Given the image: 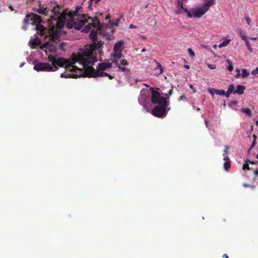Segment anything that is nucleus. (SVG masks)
Instances as JSON below:
<instances>
[{
    "label": "nucleus",
    "instance_id": "f257e3e1",
    "mask_svg": "<svg viewBox=\"0 0 258 258\" xmlns=\"http://www.w3.org/2000/svg\"><path fill=\"white\" fill-rule=\"evenodd\" d=\"M48 60L52 63L51 65L48 62H39L37 60L33 62L34 70L37 71L53 72L58 70V67H62L68 63V60L63 57L56 58L53 55L48 56Z\"/></svg>",
    "mask_w": 258,
    "mask_h": 258
},
{
    "label": "nucleus",
    "instance_id": "f03ea898",
    "mask_svg": "<svg viewBox=\"0 0 258 258\" xmlns=\"http://www.w3.org/2000/svg\"><path fill=\"white\" fill-rule=\"evenodd\" d=\"M103 42L99 41L98 43H92L89 45V49L85 51L82 56L78 58V61L83 65L84 70L90 66H87L91 64L93 65L97 61V58L94 56L93 53L97 50L103 47Z\"/></svg>",
    "mask_w": 258,
    "mask_h": 258
},
{
    "label": "nucleus",
    "instance_id": "7ed1b4c3",
    "mask_svg": "<svg viewBox=\"0 0 258 258\" xmlns=\"http://www.w3.org/2000/svg\"><path fill=\"white\" fill-rule=\"evenodd\" d=\"M151 100L153 104H157L151 113H166L170 109L168 107L169 101L166 98L161 96L158 91H152Z\"/></svg>",
    "mask_w": 258,
    "mask_h": 258
},
{
    "label": "nucleus",
    "instance_id": "20e7f679",
    "mask_svg": "<svg viewBox=\"0 0 258 258\" xmlns=\"http://www.w3.org/2000/svg\"><path fill=\"white\" fill-rule=\"evenodd\" d=\"M215 4V0H208L200 8L197 9H191L188 10L187 9H184V11L187 13L189 18H201L210 9V7Z\"/></svg>",
    "mask_w": 258,
    "mask_h": 258
},
{
    "label": "nucleus",
    "instance_id": "39448f33",
    "mask_svg": "<svg viewBox=\"0 0 258 258\" xmlns=\"http://www.w3.org/2000/svg\"><path fill=\"white\" fill-rule=\"evenodd\" d=\"M66 69L69 70L71 72H77V70L80 72V74H71V73H61L60 74L61 78H75L77 79L78 78L81 77H86V74H85V71H83L82 69L78 68L77 67L73 66V65H68L66 66Z\"/></svg>",
    "mask_w": 258,
    "mask_h": 258
},
{
    "label": "nucleus",
    "instance_id": "423d86ee",
    "mask_svg": "<svg viewBox=\"0 0 258 258\" xmlns=\"http://www.w3.org/2000/svg\"><path fill=\"white\" fill-rule=\"evenodd\" d=\"M84 73L86 74V77L89 78H96L106 76L110 80H112L114 78L113 76L109 74L95 70L93 67H90L86 68L85 70Z\"/></svg>",
    "mask_w": 258,
    "mask_h": 258
},
{
    "label": "nucleus",
    "instance_id": "0eeeda50",
    "mask_svg": "<svg viewBox=\"0 0 258 258\" xmlns=\"http://www.w3.org/2000/svg\"><path fill=\"white\" fill-rule=\"evenodd\" d=\"M61 6L59 5L56 4L53 7L51 11L53 15L50 16V22H52V20H57V19H60L64 20L66 19L67 13L66 11L60 12V10L61 9Z\"/></svg>",
    "mask_w": 258,
    "mask_h": 258
},
{
    "label": "nucleus",
    "instance_id": "6e6552de",
    "mask_svg": "<svg viewBox=\"0 0 258 258\" xmlns=\"http://www.w3.org/2000/svg\"><path fill=\"white\" fill-rule=\"evenodd\" d=\"M29 19L31 21V24L35 25L43 22L39 15L33 13L27 14L24 19V22L28 23Z\"/></svg>",
    "mask_w": 258,
    "mask_h": 258
},
{
    "label": "nucleus",
    "instance_id": "1a4fd4ad",
    "mask_svg": "<svg viewBox=\"0 0 258 258\" xmlns=\"http://www.w3.org/2000/svg\"><path fill=\"white\" fill-rule=\"evenodd\" d=\"M48 23L49 29L48 30V33L51 37L50 39L56 41L57 40H58L59 36L57 32V31L52 22H50V19H48Z\"/></svg>",
    "mask_w": 258,
    "mask_h": 258
},
{
    "label": "nucleus",
    "instance_id": "9d476101",
    "mask_svg": "<svg viewBox=\"0 0 258 258\" xmlns=\"http://www.w3.org/2000/svg\"><path fill=\"white\" fill-rule=\"evenodd\" d=\"M33 10L37 13L45 16H49V13L51 11L48 7H44V6L42 4L40 1L38 2V8H33Z\"/></svg>",
    "mask_w": 258,
    "mask_h": 258
},
{
    "label": "nucleus",
    "instance_id": "9b49d317",
    "mask_svg": "<svg viewBox=\"0 0 258 258\" xmlns=\"http://www.w3.org/2000/svg\"><path fill=\"white\" fill-rule=\"evenodd\" d=\"M87 16V14H83L82 15V20H77L73 22V27L76 30H80L83 26L88 23V20L86 19Z\"/></svg>",
    "mask_w": 258,
    "mask_h": 258
},
{
    "label": "nucleus",
    "instance_id": "f8f14e48",
    "mask_svg": "<svg viewBox=\"0 0 258 258\" xmlns=\"http://www.w3.org/2000/svg\"><path fill=\"white\" fill-rule=\"evenodd\" d=\"M57 42L53 40H50L43 45L41 49H43L45 48L49 49L51 52H55L56 50V44Z\"/></svg>",
    "mask_w": 258,
    "mask_h": 258
},
{
    "label": "nucleus",
    "instance_id": "ddd939ff",
    "mask_svg": "<svg viewBox=\"0 0 258 258\" xmlns=\"http://www.w3.org/2000/svg\"><path fill=\"white\" fill-rule=\"evenodd\" d=\"M128 66H129V63L128 62V61L126 60L122 59L120 61V64H119V66H118V71H121V72H122L124 73H125V72L127 73L128 72V70L126 68V67H128Z\"/></svg>",
    "mask_w": 258,
    "mask_h": 258
},
{
    "label": "nucleus",
    "instance_id": "4468645a",
    "mask_svg": "<svg viewBox=\"0 0 258 258\" xmlns=\"http://www.w3.org/2000/svg\"><path fill=\"white\" fill-rule=\"evenodd\" d=\"M112 67V63L109 62H103L99 63L97 67V70L104 71Z\"/></svg>",
    "mask_w": 258,
    "mask_h": 258
},
{
    "label": "nucleus",
    "instance_id": "2eb2a0df",
    "mask_svg": "<svg viewBox=\"0 0 258 258\" xmlns=\"http://www.w3.org/2000/svg\"><path fill=\"white\" fill-rule=\"evenodd\" d=\"M87 17V20H88V22L90 20L91 22L89 23L91 24V25L92 26H93L94 27H97L99 26L100 21L97 18L95 17V18H93L92 17H91L90 16H88Z\"/></svg>",
    "mask_w": 258,
    "mask_h": 258
},
{
    "label": "nucleus",
    "instance_id": "dca6fc26",
    "mask_svg": "<svg viewBox=\"0 0 258 258\" xmlns=\"http://www.w3.org/2000/svg\"><path fill=\"white\" fill-rule=\"evenodd\" d=\"M209 93L213 95L214 94H216L220 96H224L225 95L226 96V92L223 90H219L216 89H211L209 90Z\"/></svg>",
    "mask_w": 258,
    "mask_h": 258
},
{
    "label": "nucleus",
    "instance_id": "f3484780",
    "mask_svg": "<svg viewBox=\"0 0 258 258\" xmlns=\"http://www.w3.org/2000/svg\"><path fill=\"white\" fill-rule=\"evenodd\" d=\"M36 30L38 33H40L41 35H45L46 33V29L41 23L36 25Z\"/></svg>",
    "mask_w": 258,
    "mask_h": 258
},
{
    "label": "nucleus",
    "instance_id": "a211bd4d",
    "mask_svg": "<svg viewBox=\"0 0 258 258\" xmlns=\"http://www.w3.org/2000/svg\"><path fill=\"white\" fill-rule=\"evenodd\" d=\"M82 9L81 6H77L76 7L75 11H71L68 13V16L71 18H74L75 16L78 15L79 12Z\"/></svg>",
    "mask_w": 258,
    "mask_h": 258
},
{
    "label": "nucleus",
    "instance_id": "6ab92c4d",
    "mask_svg": "<svg viewBox=\"0 0 258 258\" xmlns=\"http://www.w3.org/2000/svg\"><path fill=\"white\" fill-rule=\"evenodd\" d=\"M245 90V87L243 85H238L236 86V89L234 91V94L239 95L243 94Z\"/></svg>",
    "mask_w": 258,
    "mask_h": 258
},
{
    "label": "nucleus",
    "instance_id": "aec40b11",
    "mask_svg": "<svg viewBox=\"0 0 258 258\" xmlns=\"http://www.w3.org/2000/svg\"><path fill=\"white\" fill-rule=\"evenodd\" d=\"M251 164V165L256 164V163L254 161H251L249 159H247L245 161V163L243 165V170H251V168H253L251 167V168L249 167L248 164Z\"/></svg>",
    "mask_w": 258,
    "mask_h": 258
},
{
    "label": "nucleus",
    "instance_id": "412c9836",
    "mask_svg": "<svg viewBox=\"0 0 258 258\" xmlns=\"http://www.w3.org/2000/svg\"><path fill=\"white\" fill-rule=\"evenodd\" d=\"M224 160L225 161L224 168L226 171H227L230 167V161L229 158L227 156H225Z\"/></svg>",
    "mask_w": 258,
    "mask_h": 258
},
{
    "label": "nucleus",
    "instance_id": "4be33fe9",
    "mask_svg": "<svg viewBox=\"0 0 258 258\" xmlns=\"http://www.w3.org/2000/svg\"><path fill=\"white\" fill-rule=\"evenodd\" d=\"M123 42L122 41L117 42L114 45L113 50L114 52L121 51V47H122Z\"/></svg>",
    "mask_w": 258,
    "mask_h": 258
},
{
    "label": "nucleus",
    "instance_id": "5701e85b",
    "mask_svg": "<svg viewBox=\"0 0 258 258\" xmlns=\"http://www.w3.org/2000/svg\"><path fill=\"white\" fill-rule=\"evenodd\" d=\"M234 89H235V87H234V84H232L228 86V90H227V92H226V97H228L232 92L234 93V91H235Z\"/></svg>",
    "mask_w": 258,
    "mask_h": 258
},
{
    "label": "nucleus",
    "instance_id": "b1692460",
    "mask_svg": "<svg viewBox=\"0 0 258 258\" xmlns=\"http://www.w3.org/2000/svg\"><path fill=\"white\" fill-rule=\"evenodd\" d=\"M41 43L40 40L38 38H35L31 43V47L34 49Z\"/></svg>",
    "mask_w": 258,
    "mask_h": 258
},
{
    "label": "nucleus",
    "instance_id": "393cba45",
    "mask_svg": "<svg viewBox=\"0 0 258 258\" xmlns=\"http://www.w3.org/2000/svg\"><path fill=\"white\" fill-rule=\"evenodd\" d=\"M89 36L90 38L93 41V43H96L95 41L97 40V34L95 31L92 30L90 33ZM99 41H98L97 43Z\"/></svg>",
    "mask_w": 258,
    "mask_h": 258
},
{
    "label": "nucleus",
    "instance_id": "a878e982",
    "mask_svg": "<svg viewBox=\"0 0 258 258\" xmlns=\"http://www.w3.org/2000/svg\"><path fill=\"white\" fill-rule=\"evenodd\" d=\"M55 21H56V24H55L56 28H61L64 25V23H65L64 20L57 19V20H55Z\"/></svg>",
    "mask_w": 258,
    "mask_h": 258
},
{
    "label": "nucleus",
    "instance_id": "bb28decb",
    "mask_svg": "<svg viewBox=\"0 0 258 258\" xmlns=\"http://www.w3.org/2000/svg\"><path fill=\"white\" fill-rule=\"evenodd\" d=\"M91 27L92 26L91 25V24L89 23L88 25H87L84 27L82 32L85 33H88L91 29Z\"/></svg>",
    "mask_w": 258,
    "mask_h": 258
},
{
    "label": "nucleus",
    "instance_id": "cd10ccee",
    "mask_svg": "<svg viewBox=\"0 0 258 258\" xmlns=\"http://www.w3.org/2000/svg\"><path fill=\"white\" fill-rule=\"evenodd\" d=\"M112 56L115 58H120L123 56V54L121 53V51H118V52H114L112 54Z\"/></svg>",
    "mask_w": 258,
    "mask_h": 258
},
{
    "label": "nucleus",
    "instance_id": "c85d7f7f",
    "mask_svg": "<svg viewBox=\"0 0 258 258\" xmlns=\"http://www.w3.org/2000/svg\"><path fill=\"white\" fill-rule=\"evenodd\" d=\"M255 179L258 178V168H251Z\"/></svg>",
    "mask_w": 258,
    "mask_h": 258
},
{
    "label": "nucleus",
    "instance_id": "c756f323",
    "mask_svg": "<svg viewBox=\"0 0 258 258\" xmlns=\"http://www.w3.org/2000/svg\"><path fill=\"white\" fill-rule=\"evenodd\" d=\"M229 42H230V40H225L219 44V47L222 48V47H225V46H227L229 43Z\"/></svg>",
    "mask_w": 258,
    "mask_h": 258
},
{
    "label": "nucleus",
    "instance_id": "7c9ffc66",
    "mask_svg": "<svg viewBox=\"0 0 258 258\" xmlns=\"http://www.w3.org/2000/svg\"><path fill=\"white\" fill-rule=\"evenodd\" d=\"M226 61L229 64V65L227 67V69H228V71H229L230 72H231L233 70V67L232 62H231V61L229 59H227Z\"/></svg>",
    "mask_w": 258,
    "mask_h": 258
},
{
    "label": "nucleus",
    "instance_id": "2f4dec72",
    "mask_svg": "<svg viewBox=\"0 0 258 258\" xmlns=\"http://www.w3.org/2000/svg\"><path fill=\"white\" fill-rule=\"evenodd\" d=\"M241 75L243 78H247L249 75V73L247 71L246 69H243L242 70Z\"/></svg>",
    "mask_w": 258,
    "mask_h": 258
},
{
    "label": "nucleus",
    "instance_id": "473e14b6",
    "mask_svg": "<svg viewBox=\"0 0 258 258\" xmlns=\"http://www.w3.org/2000/svg\"><path fill=\"white\" fill-rule=\"evenodd\" d=\"M239 34L241 36L242 40H243L244 41H246L247 40L246 38V36L245 35V34L244 33H243V32L241 30H239Z\"/></svg>",
    "mask_w": 258,
    "mask_h": 258
},
{
    "label": "nucleus",
    "instance_id": "72a5a7b5",
    "mask_svg": "<svg viewBox=\"0 0 258 258\" xmlns=\"http://www.w3.org/2000/svg\"><path fill=\"white\" fill-rule=\"evenodd\" d=\"M156 62L157 64V67L156 68V69L157 70L158 69H159L160 71V74H162L163 72V68H162L161 64L160 63H159V62H158L157 61H156Z\"/></svg>",
    "mask_w": 258,
    "mask_h": 258
},
{
    "label": "nucleus",
    "instance_id": "f704fd0d",
    "mask_svg": "<svg viewBox=\"0 0 258 258\" xmlns=\"http://www.w3.org/2000/svg\"><path fill=\"white\" fill-rule=\"evenodd\" d=\"M245 44H246V46L247 47L248 49L250 51V52H252V49L251 47V45H250L249 42L248 41V40L245 41Z\"/></svg>",
    "mask_w": 258,
    "mask_h": 258
},
{
    "label": "nucleus",
    "instance_id": "c9c22d12",
    "mask_svg": "<svg viewBox=\"0 0 258 258\" xmlns=\"http://www.w3.org/2000/svg\"><path fill=\"white\" fill-rule=\"evenodd\" d=\"M187 51L190 57H192L195 56V54L191 48H189Z\"/></svg>",
    "mask_w": 258,
    "mask_h": 258
},
{
    "label": "nucleus",
    "instance_id": "e433bc0d",
    "mask_svg": "<svg viewBox=\"0 0 258 258\" xmlns=\"http://www.w3.org/2000/svg\"><path fill=\"white\" fill-rule=\"evenodd\" d=\"M154 116L159 118H164L165 117L166 114H153Z\"/></svg>",
    "mask_w": 258,
    "mask_h": 258
},
{
    "label": "nucleus",
    "instance_id": "4c0bfd02",
    "mask_svg": "<svg viewBox=\"0 0 258 258\" xmlns=\"http://www.w3.org/2000/svg\"><path fill=\"white\" fill-rule=\"evenodd\" d=\"M243 113H251V110L248 108H243L242 109Z\"/></svg>",
    "mask_w": 258,
    "mask_h": 258
},
{
    "label": "nucleus",
    "instance_id": "58836bf2",
    "mask_svg": "<svg viewBox=\"0 0 258 258\" xmlns=\"http://www.w3.org/2000/svg\"><path fill=\"white\" fill-rule=\"evenodd\" d=\"M177 4L183 11L184 9H186L183 7V3L182 2L178 1H177Z\"/></svg>",
    "mask_w": 258,
    "mask_h": 258
},
{
    "label": "nucleus",
    "instance_id": "ea45409f",
    "mask_svg": "<svg viewBox=\"0 0 258 258\" xmlns=\"http://www.w3.org/2000/svg\"><path fill=\"white\" fill-rule=\"evenodd\" d=\"M251 74L253 76L256 75L258 74V67H257L255 70H253L251 72Z\"/></svg>",
    "mask_w": 258,
    "mask_h": 258
},
{
    "label": "nucleus",
    "instance_id": "a19ab883",
    "mask_svg": "<svg viewBox=\"0 0 258 258\" xmlns=\"http://www.w3.org/2000/svg\"><path fill=\"white\" fill-rule=\"evenodd\" d=\"M66 43L65 42H62L60 44H59V48L62 50H64V46L66 45Z\"/></svg>",
    "mask_w": 258,
    "mask_h": 258
},
{
    "label": "nucleus",
    "instance_id": "79ce46f5",
    "mask_svg": "<svg viewBox=\"0 0 258 258\" xmlns=\"http://www.w3.org/2000/svg\"><path fill=\"white\" fill-rule=\"evenodd\" d=\"M66 26L67 28L71 29L73 27V23H72L71 22H68L66 24Z\"/></svg>",
    "mask_w": 258,
    "mask_h": 258
},
{
    "label": "nucleus",
    "instance_id": "37998d69",
    "mask_svg": "<svg viewBox=\"0 0 258 258\" xmlns=\"http://www.w3.org/2000/svg\"><path fill=\"white\" fill-rule=\"evenodd\" d=\"M208 67L210 69H216V65L215 64H208Z\"/></svg>",
    "mask_w": 258,
    "mask_h": 258
},
{
    "label": "nucleus",
    "instance_id": "c03bdc74",
    "mask_svg": "<svg viewBox=\"0 0 258 258\" xmlns=\"http://www.w3.org/2000/svg\"><path fill=\"white\" fill-rule=\"evenodd\" d=\"M245 19L248 25H250V23H251V20H250V18L248 17H245Z\"/></svg>",
    "mask_w": 258,
    "mask_h": 258
},
{
    "label": "nucleus",
    "instance_id": "a18cd8bd",
    "mask_svg": "<svg viewBox=\"0 0 258 258\" xmlns=\"http://www.w3.org/2000/svg\"><path fill=\"white\" fill-rule=\"evenodd\" d=\"M172 94H173V90L170 89L168 91V93L166 94V95L168 97H169V96H171Z\"/></svg>",
    "mask_w": 258,
    "mask_h": 258
},
{
    "label": "nucleus",
    "instance_id": "49530a36",
    "mask_svg": "<svg viewBox=\"0 0 258 258\" xmlns=\"http://www.w3.org/2000/svg\"><path fill=\"white\" fill-rule=\"evenodd\" d=\"M255 144H256V141H253L252 144H251L250 148L249 149V150L251 149H252L253 147H254V146L255 145Z\"/></svg>",
    "mask_w": 258,
    "mask_h": 258
},
{
    "label": "nucleus",
    "instance_id": "de8ad7c7",
    "mask_svg": "<svg viewBox=\"0 0 258 258\" xmlns=\"http://www.w3.org/2000/svg\"><path fill=\"white\" fill-rule=\"evenodd\" d=\"M112 62L114 63L115 64L117 68H118V66H119V64H118V60H115V59H114V60H113L112 61Z\"/></svg>",
    "mask_w": 258,
    "mask_h": 258
},
{
    "label": "nucleus",
    "instance_id": "09e8293b",
    "mask_svg": "<svg viewBox=\"0 0 258 258\" xmlns=\"http://www.w3.org/2000/svg\"><path fill=\"white\" fill-rule=\"evenodd\" d=\"M243 186L245 188H246V187H250V184H248V183H243L242 184Z\"/></svg>",
    "mask_w": 258,
    "mask_h": 258
},
{
    "label": "nucleus",
    "instance_id": "8fccbe9b",
    "mask_svg": "<svg viewBox=\"0 0 258 258\" xmlns=\"http://www.w3.org/2000/svg\"><path fill=\"white\" fill-rule=\"evenodd\" d=\"M228 148H229V146H225V149L224 150V154H223L224 155L227 153V150Z\"/></svg>",
    "mask_w": 258,
    "mask_h": 258
},
{
    "label": "nucleus",
    "instance_id": "3c124183",
    "mask_svg": "<svg viewBox=\"0 0 258 258\" xmlns=\"http://www.w3.org/2000/svg\"><path fill=\"white\" fill-rule=\"evenodd\" d=\"M130 29H134V28H137V26L133 25V24H131L130 25Z\"/></svg>",
    "mask_w": 258,
    "mask_h": 258
},
{
    "label": "nucleus",
    "instance_id": "603ef678",
    "mask_svg": "<svg viewBox=\"0 0 258 258\" xmlns=\"http://www.w3.org/2000/svg\"><path fill=\"white\" fill-rule=\"evenodd\" d=\"M189 88H190V89H191L193 90V91H194V92H196V89L194 88V87H193V86H192V85H190L189 86Z\"/></svg>",
    "mask_w": 258,
    "mask_h": 258
},
{
    "label": "nucleus",
    "instance_id": "864d4df0",
    "mask_svg": "<svg viewBox=\"0 0 258 258\" xmlns=\"http://www.w3.org/2000/svg\"><path fill=\"white\" fill-rule=\"evenodd\" d=\"M256 136L255 135H252V138H253V141H256Z\"/></svg>",
    "mask_w": 258,
    "mask_h": 258
},
{
    "label": "nucleus",
    "instance_id": "5fc2aeb1",
    "mask_svg": "<svg viewBox=\"0 0 258 258\" xmlns=\"http://www.w3.org/2000/svg\"><path fill=\"white\" fill-rule=\"evenodd\" d=\"M223 257H224V258H229L228 256V255L227 254H224L223 255Z\"/></svg>",
    "mask_w": 258,
    "mask_h": 258
},
{
    "label": "nucleus",
    "instance_id": "6e6d98bb",
    "mask_svg": "<svg viewBox=\"0 0 258 258\" xmlns=\"http://www.w3.org/2000/svg\"><path fill=\"white\" fill-rule=\"evenodd\" d=\"M240 76V73H238L236 75L235 77L236 78H238Z\"/></svg>",
    "mask_w": 258,
    "mask_h": 258
},
{
    "label": "nucleus",
    "instance_id": "4d7b16f0",
    "mask_svg": "<svg viewBox=\"0 0 258 258\" xmlns=\"http://www.w3.org/2000/svg\"><path fill=\"white\" fill-rule=\"evenodd\" d=\"M185 96L184 95H182L180 97V100H182L183 99H185Z\"/></svg>",
    "mask_w": 258,
    "mask_h": 258
},
{
    "label": "nucleus",
    "instance_id": "13d9d810",
    "mask_svg": "<svg viewBox=\"0 0 258 258\" xmlns=\"http://www.w3.org/2000/svg\"><path fill=\"white\" fill-rule=\"evenodd\" d=\"M9 9L12 11L14 10L13 7L12 6H10Z\"/></svg>",
    "mask_w": 258,
    "mask_h": 258
},
{
    "label": "nucleus",
    "instance_id": "bf43d9fd",
    "mask_svg": "<svg viewBox=\"0 0 258 258\" xmlns=\"http://www.w3.org/2000/svg\"><path fill=\"white\" fill-rule=\"evenodd\" d=\"M208 123H209V121L208 120H205V124H206L207 127H208Z\"/></svg>",
    "mask_w": 258,
    "mask_h": 258
},
{
    "label": "nucleus",
    "instance_id": "052dcab7",
    "mask_svg": "<svg viewBox=\"0 0 258 258\" xmlns=\"http://www.w3.org/2000/svg\"><path fill=\"white\" fill-rule=\"evenodd\" d=\"M119 21H120V20H119V19H117V22H116V23L115 24V25H116V26H118V24L119 23Z\"/></svg>",
    "mask_w": 258,
    "mask_h": 258
},
{
    "label": "nucleus",
    "instance_id": "680f3d73",
    "mask_svg": "<svg viewBox=\"0 0 258 258\" xmlns=\"http://www.w3.org/2000/svg\"><path fill=\"white\" fill-rule=\"evenodd\" d=\"M250 187L254 189L255 187V185H250Z\"/></svg>",
    "mask_w": 258,
    "mask_h": 258
},
{
    "label": "nucleus",
    "instance_id": "e2e57ef3",
    "mask_svg": "<svg viewBox=\"0 0 258 258\" xmlns=\"http://www.w3.org/2000/svg\"><path fill=\"white\" fill-rule=\"evenodd\" d=\"M24 62H22V63H21L20 64V67H22L23 66V65H24Z\"/></svg>",
    "mask_w": 258,
    "mask_h": 258
},
{
    "label": "nucleus",
    "instance_id": "0e129e2a",
    "mask_svg": "<svg viewBox=\"0 0 258 258\" xmlns=\"http://www.w3.org/2000/svg\"><path fill=\"white\" fill-rule=\"evenodd\" d=\"M185 68L188 69L189 68V66L188 65H185Z\"/></svg>",
    "mask_w": 258,
    "mask_h": 258
},
{
    "label": "nucleus",
    "instance_id": "69168bd1",
    "mask_svg": "<svg viewBox=\"0 0 258 258\" xmlns=\"http://www.w3.org/2000/svg\"><path fill=\"white\" fill-rule=\"evenodd\" d=\"M73 74H80V72L79 71L77 70V73L74 72Z\"/></svg>",
    "mask_w": 258,
    "mask_h": 258
},
{
    "label": "nucleus",
    "instance_id": "338daca9",
    "mask_svg": "<svg viewBox=\"0 0 258 258\" xmlns=\"http://www.w3.org/2000/svg\"><path fill=\"white\" fill-rule=\"evenodd\" d=\"M146 51V49L145 48L143 49L141 51L142 52H145Z\"/></svg>",
    "mask_w": 258,
    "mask_h": 258
},
{
    "label": "nucleus",
    "instance_id": "774afa93",
    "mask_svg": "<svg viewBox=\"0 0 258 258\" xmlns=\"http://www.w3.org/2000/svg\"><path fill=\"white\" fill-rule=\"evenodd\" d=\"M256 125L258 126V120L256 121Z\"/></svg>",
    "mask_w": 258,
    "mask_h": 258
}]
</instances>
